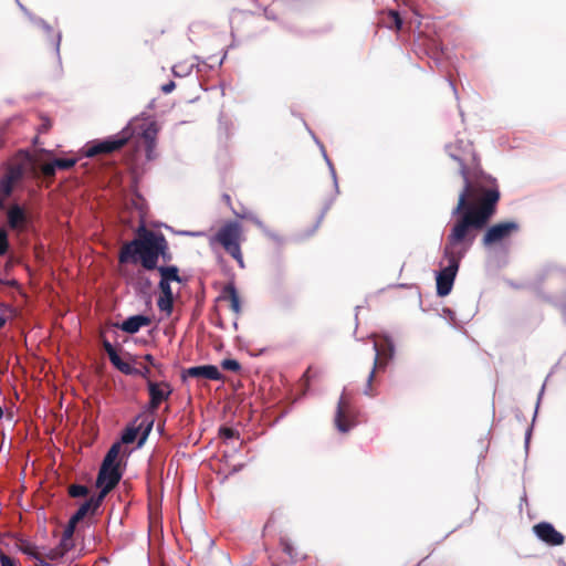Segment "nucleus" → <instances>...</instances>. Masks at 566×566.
I'll return each mask as SVG.
<instances>
[{"mask_svg":"<svg viewBox=\"0 0 566 566\" xmlns=\"http://www.w3.org/2000/svg\"><path fill=\"white\" fill-rule=\"evenodd\" d=\"M452 157L460 164L464 186L452 210V216H459V219L453 223L443 248V258L448 264L436 277L437 294L441 297L450 294L460 262L475 240L474 231L482 230L489 223L496 212L501 197L494 180L492 186H485L482 181H471L465 159L455 155Z\"/></svg>","mask_w":566,"mask_h":566,"instance_id":"nucleus-1","label":"nucleus"},{"mask_svg":"<svg viewBox=\"0 0 566 566\" xmlns=\"http://www.w3.org/2000/svg\"><path fill=\"white\" fill-rule=\"evenodd\" d=\"M159 258L166 263L171 261L168 241L163 233L149 230L145 226L137 229L133 240L123 243L118 253L119 264L140 263L147 271L157 269Z\"/></svg>","mask_w":566,"mask_h":566,"instance_id":"nucleus-2","label":"nucleus"},{"mask_svg":"<svg viewBox=\"0 0 566 566\" xmlns=\"http://www.w3.org/2000/svg\"><path fill=\"white\" fill-rule=\"evenodd\" d=\"M244 241L243 228L237 221H228L211 238L210 242L220 244L240 265L244 268L241 244Z\"/></svg>","mask_w":566,"mask_h":566,"instance_id":"nucleus-3","label":"nucleus"},{"mask_svg":"<svg viewBox=\"0 0 566 566\" xmlns=\"http://www.w3.org/2000/svg\"><path fill=\"white\" fill-rule=\"evenodd\" d=\"M374 349L376 353H375L374 360H373V368L368 373L367 382H366V386L364 389V394L367 396L375 395L373 386H371V382L375 377V371L377 369L385 368L387 361L394 355V346L387 339L382 340L381 343L375 342Z\"/></svg>","mask_w":566,"mask_h":566,"instance_id":"nucleus-4","label":"nucleus"},{"mask_svg":"<svg viewBox=\"0 0 566 566\" xmlns=\"http://www.w3.org/2000/svg\"><path fill=\"white\" fill-rule=\"evenodd\" d=\"M520 230V224L515 221H504L491 226L482 238L484 247H492L511 238Z\"/></svg>","mask_w":566,"mask_h":566,"instance_id":"nucleus-5","label":"nucleus"},{"mask_svg":"<svg viewBox=\"0 0 566 566\" xmlns=\"http://www.w3.org/2000/svg\"><path fill=\"white\" fill-rule=\"evenodd\" d=\"M149 401L147 406V411L150 415H155L158 410L159 406L169 399L172 394V388L167 381H153L148 379L147 384Z\"/></svg>","mask_w":566,"mask_h":566,"instance_id":"nucleus-6","label":"nucleus"},{"mask_svg":"<svg viewBox=\"0 0 566 566\" xmlns=\"http://www.w3.org/2000/svg\"><path fill=\"white\" fill-rule=\"evenodd\" d=\"M335 424L340 432H347L356 424L354 408L345 394L339 397L337 403Z\"/></svg>","mask_w":566,"mask_h":566,"instance_id":"nucleus-7","label":"nucleus"},{"mask_svg":"<svg viewBox=\"0 0 566 566\" xmlns=\"http://www.w3.org/2000/svg\"><path fill=\"white\" fill-rule=\"evenodd\" d=\"M127 136L96 140L86 145L84 154L86 157H94L101 154H111L124 147L127 144Z\"/></svg>","mask_w":566,"mask_h":566,"instance_id":"nucleus-8","label":"nucleus"},{"mask_svg":"<svg viewBox=\"0 0 566 566\" xmlns=\"http://www.w3.org/2000/svg\"><path fill=\"white\" fill-rule=\"evenodd\" d=\"M533 532L542 542L551 546H559L565 542V536L548 522L535 524Z\"/></svg>","mask_w":566,"mask_h":566,"instance_id":"nucleus-9","label":"nucleus"},{"mask_svg":"<svg viewBox=\"0 0 566 566\" xmlns=\"http://www.w3.org/2000/svg\"><path fill=\"white\" fill-rule=\"evenodd\" d=\"M182 379L188 377L198 378V379H208V380H221L222 374L214 365H200L189 367L182 370Z\"/></svg>","mask_w":566,"mask_h":566,"instance_id":"nucleus-10","label":"nucleus"},{"mask_svg":"<svg viewBox=\"0 0 566 566\" xmlns=\"http://www.w3.org/2000/svg\"><path fill=\"white\" fill-rule=\"evenodd\" d=\"M122 479L119 465L102 464L96 478V486H106L114 490Z\"/></svg>","mask_w":566,"mask_h":566,"instance_id":"nucleus-11","label":"nucleus"},{"mask_svg":"<svg viewBox=\"0 0 566 566\" xmlns=\"http://www.w3.org/2000/svg\"><path fill=\"white\" fill-rule=\"evenodd\" d=\"M8 226L15 231H23L27 228L29 218L22 207L13 205L7 212Z\"/></svg>","mask_w":566,"mask_h":566,"instance_id":"nucleus-12","label":"nucleus"},{"mask_svg":"<svg viewBox=\"0 0 566 566\" xmlns=\"http://www.w3.org/2000/svg\"><path fill=\"white\" fill-rule=\"evenodd\" d=\"M219 301L229 302L231 311L239 316L241 314V301L238 291L233 284H227L218 298Z\"/></svg>","mask_w":566,"mask_h":566,"instance_id":"nucleus-13","label":"nucleus"},{"mask_svg":"<svg viewBox=\"0 0 566 566\" xmlns=\"http://www.w3.org/2000/svg\"><path fill=\"white\" fill-rule=\"evenodd\" d=\"M151 319L145 315H134L125 319L118 327L128 334L137 333L142 327L150 325Z\"/></svg>","mask_w":566,"mask_h":566,"instance_id":"nucleus-14","label":"nucleus"},{"mask_svg":"<svg viewBox=\"0 0 566 566\" xmlns=\"http://www.w3.org/2000/svg\"><path fill=\"white\" fill-rule=\"evenodd\" d=\"M157 133L158 129L156 127V124L151 123L142 134V137L146 144V153L148 159H153V151L156 147Z\"/></svg>","mask_w":566,"mask_h":566,"instance_id":"nucleus-15","label":"nucleus"},{"mask_svg":"<svg viewBox=\"0 0 566 566\" xmlns=\"http://www.w3.org/2000/svg\"><path fill=\"white\" fill-rule=\"evenodd\" d=\"M160 280H164L166 282H181V279L179 276V270L175 265L170 266H157Z\"/></svg>","mask_w":566,"mask_h":566,"instance_id":"nucleus-16","label":"nucleus"},{"mask_svg":"<svg viewBox=\"0 0 566 566\" xmlns=\"http://www.w3.org/2000/svg\"><path fill=\"white\" fill-rule=\"evenodd\" d=\"M22 177H23L22 167L19 165H15V166H10L8 168V170L4 174V176L2 177V179H4L6 181H8L9 184H11L14 187V184L18 182L19 180H21Z\"/></svg>","mask_w":566,"mask_h":566,"instance_id":"nucleus-17","label":"nucleus"},{"mask_svg":"<svg viewBox=\"0 0 566 566\" xmlns=\"http://www.w3.org/2000/svg\"><path fill=\"white\" fill-rule=\"evenodd\" d=\"M111 363L123 374L133 376L136 374V367H134L130 363L124 361L119 355H117Z\"/></svg>","mask_w":566,"mask_h":566,"instance_id":"nucleus-18","label":"nucleus"},{"mask_svg":"<svg viewBox=\"0 0 566 566\" xmlns=\"http://www.w3.org/2000/svg\"><path fill=\"white\" fill-rule=\"evenodd\" d=\"M98 488L101 489L99 493L87 500V502L91 503V506L93 507V513H95L98 510V507L102 505L106 495L112 491L111 489H108L106 486H98Z\"/></svg>","mask_w":566,"mask_h":566,"instance_id":"nucleus-19","label":"nucleus"},{"mask_svg":"<svg viewBox=\"0 0 566 566\" xmlns=\"http://www.w3.org/2000/svg\"><path fill=\"white\" fill-rule=\"evenodd\" d=\"M119 451H120L119 443H114L107 451L102 464H105V467L106 465H118V463H116V459L119 454Z\"/></svg>","mask_w":566,"mask_h":566,"instance_id":"nucleus-20","label":"nucleus"},{"mask_svg":"<svg viewBox=\"0 0 566 566\" xmlns=\"http://www.w3.org/2000/svg\"><path fill=\"white\" fill-rule=\"evenodd\" d=\"M88 513H91L92 515L94 514L93 513V507L91 506V503L87 502V500L77 509V511L71 516V520L73 522H81Z\"/></svg>","mask_w":566,"mask_h":566,"instance_id":"nucleus-21","label":"nucleus"},{"mask_svg":"<svg viewBox=\"0 0 566 566\" xmlns=\"http://www.w3.org/2000/svg\"><path fill=\"white\" fill-rule=\"evenodd\" d=\"M157 305L161 312L170 315L174 307V296L160 295Z\"/></svg>","mask_w":566,"mask_h":566,"instance_id":"nucleus-22","label":"nucleus"},{"mask_svg":"<svg viewBox=\"0 0 566 566\" xmlns=\"http://www.w3.org/2000/svg\"><path fill=\"white\" fill-rule=\"evenodd\" d=\"M67 493L71 497H84L88 494V488L81 484H71Z\"/></svg>","mask_w":566,"mask_h":566,"instance_id":"nucleus-23","label":"nucleus"},{"mask_svg":"<svg viewBox=\"0 0 566 566\" xmlns=\"http://www.w3.org/2000/svg\"><path fill=\"white\" fill-rule=\"evenodd\" d=\"M388 19H389V21L387 22L388 28L396 29V30L401 29L402 20L397 11L390 10L388 12Z\"/></svg>","mask_w":566,"mask_h":566,"instance_id":"nucleus-24","label":"nucleus"},{"mask_svg":"<svg viewBox=\"0 0 566 566\" xmlns=\"http://www.w3.org/2000/svg\"><path fill=\"white\" fill-rule=\"evenodd\" d=\"M20 551H21L23 554H25V555H28V556L33 557L35 560H38V559H40L41 557H43V554H42V553H40V552L38 551L36 546H34V545H32V544H29V543H27V544H22V545L20 546Z\"/></svg>","mask_w":566,"mask_h":566,"instance_id":"nucleus-25","label":"nucleus"},{"mask_svg":"<svg viewBox=\"0 0 566 566\" xmlns=\"http://www.w3.org/2000/svg\"><path fill=\"white\" fill-rule=\"evenodd\" d=\"M154 415H151V417L149 419L144 420L140 424H139V430L143 428V434H142V438L139 440V444H142L148 437V434L150 433L151 429H153V426H154Z\"/></svg>","mask_w":566,"mask_h":566,"instance_id":"nucleus-26","label":"nucleus"},{"mask_svg":"<svg viewBox=\"0 0 566 566\" xmlns=\"http://www.w3.org/2000/svg\"><path fill=\"white\" fill-rule=\"evenodd\" d=\"M54 167L57 169L67 170L75 166L76 159L74 158H57L53 160Z\"/></svg>","mask_w":566,"mask_h":566,"instance_id":"nucleus-27","label":"nucleus"},{"mask_svg":"<svg viewBox=\"0 0 566 566\" xmlns=\"http://www.w3.org/2000/svg\"><path fill=\"white\" fill-rule=\"evenodd\" d=\"M139 428L128 427L122 436V441L126 444L133 443L137 438Z\"/></svg>","mask_w":566,"mask_h":566,"instance_id":"nucleus-28","label":"nucleus"},{"mask_svg":"<svg viewBox=\"0 0 566 566\" xmlns=\"http://www.w3.org/2000/svg\"><path fill=\"white\" fill-rule=\"evenodd\" d=\"M64 555L65 553L59 546L51 548L45 554H43L44 560L50 559L52 562L63 558Z\"/></svg>","mask_w":566,"mask_h":566,"instance_id":"nucleus-29","label":"nucleus"},{"mask_svg":"<svg viewBox=\"0 0 566 566\" xmlns=\"http://www.w3.org/2000/svg\"><path fill=\"white\" fill-rule=\"evenodd\" d=\"M9 251V239L8 232L4 229H0V256L7 254Z\"/></svg>","mask_w":566,"mask_h":566,"instance_id":"nucleus-30","label":"nucleus"},{"mask_svg":"<svg viewBox=\"0 0 566 566\" xmlns=\"http://www.w3.org/2000/svg\"><path fill=\"white\" fill-rule=\"evenodd\" d=\"M280 546L282 547V551L291 558V559H294L296 556H295V553H294V547L292 545V543L287 539V538H281L280 539Z\"/></svg>","mask_w":566,"mask_h":566,"instance_id":"nucleus-31","label":"nucleus"},{"mask_svg":"<svg viewBox=\"0 0 566 566\" xmlns=\"http://www.w3.org/2000/svg\"><path fill=\"white\" fill-rule=\"evenodd\" d=\"M41 172L43 174V176L45 178L53 179L56 174V168L54 167V163L51 161V163H46V164L42 165Z\"/></svg>","mask_w":566,"mask_h":566,"instance_id":"nucleus-32","label":"nucleus"},{"mask_svg":"<svg viewBox=\"0 0 566 566\" xmlns=\"http://www.w3.org/2000/svg\"><path fill=\"white\" fill-rule=\"evenodd\" d=\"M221 366L223 369L234 371V373H237L241 369L240 363L235 359H224V360H222Z\"/></svg>","mask_w":566,"mask_h":566,"instance_id":"nucleus-33","label":"nucleus"},{"mask_svg":"<svg viewBox=\"0 0 566 566\" xmlns=\"http://www.w3.org/2000/svg\"><path fill=\"white\" fill-rule=\"evenodd\" d=\"M13 186L6 181L4 179H0V193L3 196V198H8L13 192Z\"/></svg>","mask_w":566,"mask_h":566,"instance_id":"nucleus-34","label":"nucleus"},{"mask_svg":"<svg viewBox=\"0 0 566 566\" xmlns=\"http://www.w3.org/2000/svg\"><path fill=\"white\" fill-rule=\"evenodd\" d=\"M219 434L224 439L239 438V432L230 427H221Z\"/></svg>","mask_w":566,"mask_h":566,"instance_id":"nucleus-35","label":"nucleus"},{"mask_svg":"<svg viewBox=\"0 0 566 566\" xmlns=\"http://www.w3.org/2000/svg\"><path fill=\"white\" fill-rule=\"evenodd\" d=\"M76 525L77 523L76 522H73L71 518L66 525V527L64 528L63 531V535L65 537V539H72L73 538V535H74V532H75V528H76Z\"/></svg>","mask_w":566,"mask_h":566,"instance_id":"nucleus-36","label":"nucleus"},{"mask_svg":"<svg viewBox=\"0 0 566 566\" xmlns=\"http://www.w3.org/2000/svg\"><path fill=\"white\" fill-rule=\"evenodd\" d=\"M139 365H140V367H136V374H133V376L143 377L148 381V379H150L149 378V375H150L149 366L143 365L142 363H139Z\"/></svg>","mask_w":566,"mask_h":566,"instance_id":"nucleus-37","label":"nucleus"},{"mask_svg":"<svg viewBox=\"0 0 566 566\" xmlns=\"http://www.w3.org/2000/svg\"><path fill=\"white\" fill-rule=\"evenodd\" d=\"M103 347H104L109 360L114 359L118 355L116 349L114 348V346L108 340L103 342Z\"/></svg>","mask_w":566,"mask_h":566,"instance_id":"nucleus-38","label":"nucleus"},{"mask_svg":"<svg viewBox=\"0 0 566 566\" xmlns=\"http://www.w3.org/2000/svg\"><path fill=\"white\" fill-rule=\"evenodd\" d=\"M159 290L161 292V295L174 296L171 287H170V282L160 280L159 281Z\"/></svg>","mask_w":566,"mask_h":566,"instance_id":"nucleus-39","label":"nucleus"},{"mask_svg":"<svg viewBox=\"0 0 566 566\" xmlns=\"http://www.w3.org/2000/svg\"><path fill=\"white\" fill-rule=\"evenodd\" d=\"M73 538L72 539H65L64 536H62L61 542L59 544V547L66 554L69 551L73 548Z\"/></svg>","mask_w":566,"mask_h":566,"instance_id":"nucleus-40","label":"nucleus"},{"mask_svg":"<svg viewBox=\"0 0 566 566\" xmlns=\"http://www.w3.org/2000/svg\"><path fill=\"white\" fill-rule=\"evenodd\" d=\"M1 566H18L17 562L4 553L0 554Z\"/></svg>","mask_w":566,"mask_h":566,"instance_id":"nucleus-41","label":"nucleus"},{"mask_svg":"<svg viewBox=\"0 0 566 566\" xmlns=\"http://www.w3.org/2000/svg\"><path fill=\"white\" fill-rule=\"evenodd\" d=\"M176 87V84L174 81H170L168 82L167 84L163 85L161 87V91L165 93V94H169L171 93Z\"/></svg>","mask_w":566,"mask_h":566,"instance_id":"nucleus-42","label":"nucleus"},{"mask_svg":"<svg viewBox=\"0 0 566 566\" xmlns=\"http://www.w3.org/2000/svg\"><path fill=\"white\" fill-rule=\"evenodd\" d=\"M144 360H145V361H147L149 365H151V366H154V367H156V366H157V365H156V361H155V359H154V357H153L150 354H146V355L144 356Z\"/></svg>","mask_w":566,"mask_h":566,"instance_id":"nucleus-43","label":"nucleus"},{"mask_svg":"<svg viewBox=\"0 0 566 566\" xmlns=\"http://www.w3.org/2000/svg\"><path fill=\"white\" fill-rule=\"evenodd\" d=\"M222 200L224 201V203H226L229 208H232V201H231V197H230V195H228V193H223V195H222Z\"/></svg>","mask_w":566,"mask_h":566,"instance_id":"nucleus-44","label":"nucleus"},{"mask_svg":"<svg viewBox=\"0 0 566 566\" xmlns=\"http://www.w3.org/2000/svg\"><path fill=\"white\" fill-rule=\"evenodd\" d=\"M51 127L50 120H46L44 124H42V132H48Z\"/></svg>","mask_w":566,"mask_h":566,"instance_id":"nucleus-45","label":"nucleus"},{"mask_svg":"<svg viewBox=\"0 0 566 566\" xmlns=\"http://www.w3.org/2000/svg\"><path fill=\"white\" fill-rule=\"evenodd\" d=\"M6 322H7L6 317L0 315V329L6 325Z\"/></svg>","mask_w":566,"mask_h":566,"instance_id":"nucleus-46","label":"nucleus"},{"mask_svg":"<svg viewBox=\"0 0 566 566\" xmlns=\"http://www.w3.org/2000/svg\"><path fill=\"white\" fill-rule=\"evenodd\" d=\"M322 219H323V216H319L317 221H316V226L315 227H318V224L321 223Z\"/></svg>","mask_w":566,"mask_h":566,"instance_id":"nucleus-47","label":"nucleus"},{"mask_svg":"<svg viewBox=\"0 0 566 566\" xmlns=\"http://www.w3.org/2000/svg\"><path fill=\"white\" fill-rule=\"evenodd\" d=\"M3 417V410L2 408L0 407V419Z\"/></svg>","mask_w":566,"mask_h":566,"instance_id":"nucleus-48","label":"nucleus"},{"mask_svg":"<svg viewBox=\"0 0 566 566\" xmlns=\"http://www.w3.org/2000/svg\"><path fill=\"white\" fill-rule=\"evenodd\" d=\"M3 207V199L0 198V209Z\"/></svg>","mask_w":566,"mask_h":566,"instance_id":"nucleus-49","label":"nucleus"}]
</instances>
